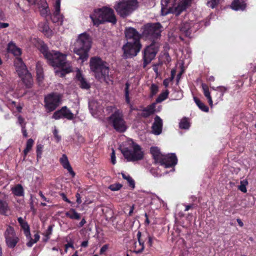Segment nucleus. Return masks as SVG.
Here are the masks:
<instances>
[{"instance_id":"4c0bfd02","label":"nucleus","mask_w":256,"mask_h":256,"mask_svg":"<svg viewBox=\"0 0 256 256\" xmlns=\"http://www.w3.org/2000/svg\"><path fill=\"white\" fill-rule=\"evenodd\" d=\"M34 144V140L32 138H30L28 140L26 144V148L24 150V158L26 156L30 150L32 149V146Z\"/></svg>"},{"instance_id":"f03ea898","label":"nucleus","mask_w":256,"mask_h":256,"mask_svg":"<svg viewBox=\"0 0 256 256\" xmlns=\"http://www.w3.org/2000/svg\"><path fill=\"white\" fill-rule=\"evenodd\" d=\"M120 150L128 162L140 160L144 156V152L142 148L132 139H128L125 142Z\"/></svg>"},{"instance_id":"f704fd0d","label":"nucleus","mask_w":256,"mask_h":256,"mask_svg":"<svg viewBox=\"0 0 256 256\" xmlns=\"http://www.w3.org/2000/svg\"><path fill=\"white\" fill-rule=\"evenodd\" d=\"M63 118H65L68 120H72L74 118V114L66 108V106H64L62 108Z\"/></svg>"},{"instance_id":"58836bf2","label":"nucleus","mask_w":256,"mask_h":256,"mask_svg":"<svg viewBox=\"0 0 256 256\" xmlns=\"http://www.w3.org/2000/svg\"><path fill=\"white\" fill-rule=\"evenodd\" d=\"M180 128L182 129L188 130L190 126V124L188 121V120L186 118H182L180 124H179Z\"/></svg>"},{"instance_id":"6e6552de","label":"nucleus","mask_w":256,"mask_h":256,"mask_svg":"<svg viewBox=\"0 0 256 256\" xmlns=\"http://www.w3.org/2000/svg\"><path fill=\"white\" fill-rule=\"evenodd\" d=\"M137 2L136 0H122L114 6L118 14L122 17H126L136 8Z\"/></svg>"},{"instance_id":"a18cd8bd","label":"nucleus","mask_w":256,"mask_h":256,"mask_svg":"<svg viewBox=\"0 0 256 256\" xmlns=\"http://www.w3.org/2000/svg\"><path fill=\"white\" fill-rule=\"evenodd\" d=\"M130 84L128 82H126V88L124 90L125 92V98H126V100L127 104H130V98H129V88Z\"/></svg>"},{"instance_id":"dca6fc26","label":"nucleus","mask_w":256,"mask_h":256,"mask_svg":"<svg viewBox=\"0 0 256 256\" xmlns=\"http://www.w3.org/2000/svg\"><path fill=\"white\" fill-rule=\"evenodd\" d=\"M54 11L52 16V20L54 22H58L62 24L64 16L60 14V0H56L54 4Z\"/></svg>"},{"instance_id":"4be33fe9","label":"nucleus","mask_w":256,"mask_h":256,"mask_svg":"<svg viewBox=\"0 0 256 256\" xmlns=\"http://www.w3.org/2000/svg\"><path fill=\"white\" fill-rule=\"evenodd\" d=\"M147 200L150 199V204L153 206L154 208L157 209L160 206L163 201L154 194H150Z\"/></svg>"},{"instance_id":"f257e3e1","label":"nucleus","mask_w":256,"mask_h":256,"mask_svg":"<svg viewBox=\"0 0 256 256\" xmlns=\"http://www.w3.org/2000/svg\"><path fill=\"white\" fill-rule=\"evenodd\" d=\"M40 50L47 60L48 62L53 67L58 68L60 70H56V74L63 77L66 74L72 72V66L69 62H66V55L58 51H48L47 46L42 44Z\"/></svg>"},{"instance_id":"4d7b16f0","label":"nucleus","mask_w":256,"mask_h":256,"mask_svg":"<svg viewBox=\"0 0 256 256\" xmlns=\"http://www.w3.org/2000/svg\"><path fill=\"white\" fill-rule=\"evenodd\" d=\"M53 134H54V138H56V140L58 142H60L61 140V137L60 136H59L58 134V130L56 128H54V129L53 131Z\"/></svg>"},{"instance_id":"cd10ccee","label":"nucleus","mask_w":256,"mask_h":256,"mask_svg":"<svg viewBox=\"0 0 256 256\" xmlns=\"http://www.w3.org/2000/svg\"><path fill=\"white\" fill-rule=\"evenodd\" d=\"M8 51L16 56H20L22 54L20 48L17 47L12 42H10L8 44Z\"/></svg>"},{"instance_id":"864d4df0","label":"nucleus","mask_w":256,"mask_h":256,"mask_svg":"<svg viewBox=\"0 0 256 256\" xmlns=\"http://www.w3.org/2000/svg\"><path fill=\"white\" fill-rule=\"evenodd\" d=\"M218 90L217 91H218L220 92V97L222 98L223 96L224 95V94L228 90V88H227L224 86H218Z\"/></svg>"},{"instance_id":"bb28decb","label":"nucleus","mask_w":256,"mask_h":256,"mask_svg":"<svg viewBox=\"0 0 256 256\" xmlns=\"http://www.w3.org/2000/svg\"><path fill=\"white\" fill-rule=\"evenodd\" d=\"M246 0H235L232 4L231 8L232 10H243L246 7Z\"/></svg>"},{"instance_id":"bf43d9fd","label":"nucleus","mask_w":256,"mask_h":256,"mask_svg":"<svg viewBox=\"0 0 256 256\" xmlns=\"http://www.w3.org/2000/svg\"><path fill=\"white\" fill-rule=\"evenodd\" d=\"M108 248V244L104 245L100 248V254H103Z\"/></svg>"},{"instance_id":"79ce46f5","label":"nucleus","mask_w":256,"mask_h":256,"mask_svg":"<svg viewBox=\"0 0 256 256\" xmlns=\"http://www.w3.org/2000/svg\"><path fill=\"white\" fill-rule=\"evenodd\" d=\"M180 30L184 32L186 36H189L190 34V28L188 24H184L180 28Z\"/></svg>"},{"instance_id":"e2e57ef3","label":"nucleus","mask_w":256,"mask_h":256,"mask_svg":"<svg viewBox=\"0 0 256 256\" xmlns=\"http://www.w3.org/2000/svg\"><path fill=\"white\" fill-rule=\"evenodd\" d=\"M22 133L24 136L25 138H26L28 136V133L26 132V129L24 126H22Z\"/></svg>"},{"instance_id":"a878e982","label":"nucleus","mask_w":256,"mask_h":256,"mask_svg":"<svg viewBox=\"0 0 256 256\" xmlns=\"http://www.w3.org/2000/svg\"><path fill=\"white\" fill-rule=\"evenodd\" d=\"M76 78L79 82V85L81 88L84 89H88L90 88V85L89 83L87 82L80 71L77 72Z\"/></svg>"},{"instance_id":"20e7f679","label":"nucleus","mask_w":256,"mask_h":256,"mask_svg":"<svg viewBox=\"0 0 256 256\" xmlns=\"http://www.w3.org/2000/svg\"><path fill=\"white\" fill-rule=\"evenodd\" d=\"M192 0H161V14L166 16L170 13L178 15L190 6Z\"/></svg>"},{"instance_id":"6e6d98bb","label":"nucleus","mask_w":256,"mask_h":256,"mask_svg":"<svg viewBox=\"0 0 256 256\" xmlns=\"http://www.w3.org/2000/svg\"><path fill=\"white\" fill-rule=\"evenodd\" d=\"M110 160L112 164H116V156L114 150L113 148L112 149V152L110 156Z\"/></svg>"},{"instance_id":"72a5a7b5","label":"nucleus","mask_w":256,"mask_h":256,"mask_svg":"<svg viewBox=\"0 0 256 256\" xmlns=\"http://www.w3.org/2000/svg\"><path fill=\"white\" fill-rule=\"evenodd\" d=\"M12 193L16 196H22L24 194V189L22 185L17 184L12 188Z\"/></svg>"},{"instance_id":"c03bdc74","label":"nucleus","mask_w":256,"mask_h":256,"mask_svg":"<svg viewBox=\"0 0 256 256\" xmlns=\"http://www.w3.org/2000/svg\"><path fill=\"white\" fill-rule=\"evenodd\" d=\"M158 86L154 84H152L150 87V96L152 97L154 96L158 93Z\"/></svg>"},{"instance_id":"b1692460","label":"nucleus","mask_w":256,"mask_h":256,"mask_svg":"<svg viewBox=\"0 0 256 256\" xmlns=\"http://www.w3.org/2000/svg\"><path fill=\"white\" fill-rule=\"evenodd\" d=\"M60 162L63 168L66 169L68 171L74 176L75 174L72 168L68 162V158L66 154H63L60 160Z\"/></svg>"},{"instance_id":"c9c22d12","label":"nucleus","mask_w":256,"mask_h":256,"mask_svg":"<svg viewBox=\"0 0 256 256\" xmlns=\"http://www.w3.org/2000/svg\"><path fill=\"white\" fill-rule=\"evenodd\" d=\"M194 100L197 106L202 111L204 112H208L209 108H208L205 105L203 102H202L200 100H198L196 97H194Z\"/></svg>"},{"instance_id":"a19ab883","label":"nucleus","mask_w":256,"mask_h":256,"mask_svg":"<svg viewBox=\"0 0 256 256\" xmlns=\"http://www.w3.org/2000/svg\"><path fill=\"white\" fill-rule=\"evenodd\" d=\"M52 229L53 226H49L48 229L46 230L44 232L43 235L44 236V241L46 242L50 239V236L52 234Z\"/></svg>"},{"instance_id":"0eeeda50","label":"nucleus","mask_w":256,"mask_h":256,"mask_svg":"<svg viewBox=\"0 0 256 256\" xmlns=\"http://www.w3.org/2000/svg\"><path fill=\"white\" fill-rule=\"evenodd\" d=\"M14 66L19 76L22 78L26 88H30L33 84V80L31 74L28 72L26 65L21 58H16Z\"/></svg>"},{"instance_id":"37998d69","label":"nucleus","mask_w":256,"mask_h":256,"mask_svg":"<svg viewBox=\"0 0 256 256\" xmlns=\"http://www.w3.org/2000/svg\"><path fill=\"white\" fill-rule=\"evenodd\" d=\"M248 184V182L246 180L240 181V185L238 186V189L242 192L246 193L247 192L246 186Z\"/></svg>"},{"instance_id":"49530a36","label":"nucleus","mask_w":256,"mask_h":256,"mask_svg":"<svg viewBox=\"0 0 256 256\" xmlns=\"http://www.w3.org/2000/svg\"><path fill=\"white\" fill-rule=\"evenodd\" d=\"M220 0H210L208 1L206 4L208 6L212 8H214L218 5Z\"/></svg>"},{"instance_id":"9b49d317","label":"nucleus","mask_w":256,"mask_h":256,"mask_svg":"<svg viewBox=\"0 0 256 256\" xmlns=\"http://www.w3.org/2000/svg\"><path fill=\"white\" fill-rule=\"evenodd\" d=\"M161 28L159 23L148 24L144 26L143 34L150 38H156L160 34Z\"/></svg>"},{"instance_id":"ea45409f","label":"nucleus","mask_w":256,"mask_h":256,"mask_svg":"<svg viewBox=\"0 0 256 256\" xmlns=\"http://www.w3.org/2000/svg\"><path fill=\"white\" fill-rule=\"evenodd\" d=\"M169 92L168 90L162 92L156 99V102L160 103L165 100L168 96Z\"/></svg>"},{"instance_id":"052dcab7","label":"nucleus","mask_w":256,"mask_h":256,"mask_svg":"<svg viewBox=\"0 0 256 256\" xmlns=\"http://www.w3.org/2000/svg\"><path fill=\"white\" fill-rule=\"evenodd\" d=\"M28 240V242L26 243V246L28 247H32L34 244L36 242H34V240L31 238V234L30 235V238H26Z\"/></svg>"},{"instance_id":"2f4dec72","label":"nucleus","mask_w":256,"mask_h":256,"mask_svg":"<svg viewBox=\"0 0 256 256\" xmlns=\"http://www.w3.org/2000/svg\"><path fill=\"white\" fill-rule=\"evenodd\" d=\"M202 88L204 96L207 98L208 102L211 108L213 106V102L208 86L205 84H202Z\"/></svg>"},{"instance_id":"5fc2aeb1","label":"nucleus","mask_w":256,"mask_h":256,"mask_svg":"<svg viewBox=\"0 0 256 256\" xmlns=\"http://www.w3.org/2000/svg\"><path fill=\"white\" fill-rule=\"evenodd\" d=\"M40 14L43 16H46L50 13V9L49 8H42L40 9Z\"/></svg>"},{"instance_id":"6ab92c4d","label":"nucleus","mask_w":256,"mask_h":256,"mask_svg":"<svg viewBox=\"0 0 256 256\" xmlns=\"http://www.w3.org/2000/svg\"><path fill=\"white\" fill-rule=\"evenodd\" d=\"M104 23L106 22H111L114 24L116 22V19L114 14V10L109 8L104 7Z\"/></svg>"},{"instance_id":"338daca9","label":"nucleus","mask_w":256,"mask_h":256,"mask_svg":"<svg viewBox=\"0 0 256 256\" xmlns=\"http://www.w3.org/2000/svg\"><path fill=\"white\" fill-rule=\"evenodd\" d=\"M9 26L8 24L5 22H0V28H6Z\"/></svg>"},{"instance_id":"774afa93","label":"nucleus","mask_w":256,"mask_h":256,"mask_svg":"<svg viewBox=\"0 0 256 256\" xmlns=\"http://www.w3.org/2000/svg\"><path fill=\"white\" fill-rule=\"evenodd\" d=\"M40 236L38 234L36 233L34 235V242H36L40 240Z\"/></svg>"},{"instance_id":"3c124183","label":"nucleus","mask_w":256,"mask_h":256,"mask_svg":"<svg viewBox=\"0 0 256 256\" xmlns=\"http://www.w3.org/2000/svg\"><path fill=\"white\" fill-rule=\"evenodd\" d=\"M62 118L63 116L62 108L60 110L54 112L52 116V118L55 120H58Z\"/></svg>"},{"instance_id":"de8ad7c7","label":"nucleus","mask_w":256,"mask_h":256,"mask_svg":"<svg viewBox=\"0 0 256 256\" xmlns=\"http://www.w3.org/2000/svg\"><path fill=\"white\" fill-rule=\"evenodd\" d=\"M137 236L138 238V242L140 246H141L142 248L140 250H138V252H140L144 249V240H143L141 238V232H138L137 234Z\"/></svg>"},{"instance_id":"aec40b11","label":"nucleus","mask_w":256,"mask_h":256,"mask_svg":"<svg viewBox=\"0 0 256 256\" xmlns=\"http://www.w3.org/2000/svg\"><path fill=\"white\" fill-rule=\"evenodd\" d=\"M162 127V120L158 116L154 118V122L152 126V132L156 135L161 134Z\"/></svg>"},{"instance_id":"2eb2a0df","label":"nucleus","mask_w":256,"mask_h":256,"mask_svg":"<svg viewBox=\"0 0 256 256\" xmlns=\"http://www.w3.org/2000/svg\"><path fill=\"white\" fill-rule=\"evenodd\" d=\"M104 7L94 10L93 13L90 15L94 25L98 26L100 24L104 23Z\"/></svg>"},{"instance_id":"7c9ffc66","label":"nucleus","mask_w":256,"mask_h":256,"mask_svg":"<svg viewBox=\"0 0 256 256\" xmlns=\"http://www.w3.org/2000/svg\"><path fill=\"white\" fill-rule=\"evenodd\" d=\"M156 103H152L142 111L141 115L145 118L148 117L155 112Z\"/></svg>"},{"instance_id":"8fccbe9b","label":"nucleus","mask_w":256,"mask_h":256,"mask_svg":"<svg viewBox=\"0 0 256 256\" xmlns=\"http://www.w3.org/2000/svg\"><path fill=\"white\" fill-rule=\"evenodd\" d=\"M43 146L41 144L36 146V154L38 159L40 158L42 156Z\"/></svg>"},{"instance_id":"f3484780","label":"nucleus","mask_w":256,"mask_h":256,"mask_svg":"<svg viewBox=\"0 0 256 256\" xmlns=\"http://www.w3.org/2000/svg\"><path fill=\"white\" fill-rule=\"evenodd\" d=\"M89 108L92 114L96 118L100 116L102 114L103 108L97 102L92 100L89 102Z\"/></svg>"},{"instance_id":"1a4fd4ad","label":"nucleus","mask_w":256,"mask_h":256,"mask_svg":"<svg viewBox=\"0 0 256 256\" xmlns=\"http://www.w3.org/2000/svg\"><path fill=\"white\" fill-rule=\"evenodd\" d=\"M4 236L6 245L9 248H14L20 241L14 228L10 225L6 226Z\"/></svg>"},{"instance_id":"c756f323","label":"nucleus","mask_w":256,"mask_h":256,"mask_svg":"<svg viewBox=\"0 0 256 256\" xmlns=\"http://www.w3.org/2000/svg\"><path fill=\"white\" fill-rule=\"evenodd\" d=\"M40 30L42 31L47 37H50L52 35V30L49 28L46 22H41L38 24Z\"/></svg>"},{"instance_id":"13d9d810","label":"nucleus","mask_w":256,"mask_h":256,"mask_svg":"<svg viewBox=\"0 0 256 256\" xmlns=\"http://www.w3.org/2000/svg\"><path fill=\"white\" fill-rule=\"evenodd\" d=\"M173 78H169L165 79L163 82V84L166 87H168L172 81Z\"/></svg>"},{"instance_id":"603ef678","label":"nucleus","mask_w":256,"mask_h":256,"mask_svg":"<svg viewBox=\"0 0 256 256\" xmlns=\"http://www.w3.org/2000/svg\"><path fill=\"white\" fill-rule=\"evenodd\" d=\"M48 8V6L46 2V0H40L39 4V8L40 9H42L47 8Z\"/></svg>"},{"instance_id":"9d476101","label":"nucleus","mask_w":256,"mask_h":256,"mask_svg":"<svg viewBox=\"0 0 256 256\" xmlns=\"http://www.w3.org/2000/svg\"><path fill=\"white\" fill-rule=\"evenodd\" d=\"M141 44L138 42H132L128 41L122 47L124 56L128 58L137 55L141 48Z\"/></svg>"},{"instance_id":"412c9836","label":"nucleus","mask_w":256,"mask_h":256,"mask_svg":"<svg viewBox=\"0 0 256 256\" xmlns=\"http://www.w3.org/2000/svg\"><path fill=\"white\" fill-rule=\"evenodd\" d=\"M6 199V196L4 194L0 193V214H5L9 210Z\"/></svg>"},{"instance_id":"4468645a","label":"nucleus","mask_w":256,"mask_h":256,"mask_svg":"<svg viewBox=\"0 0 256 256\" xmlns=\"http://www.w3.org/2000/svg\"><path fill=\"white\" fill-rule=\"evenodd\" d=\"M178 162L177 158L174 154H170L166 155L164 154L162 161L160 163L165 168H170L174 166Z\"/></svg>"},{"instance_id":"7ed1b4c3","label":"nucleus","mask_w":256,"mask_h":256,"mask_svg":"<svg viewBox=\"0 0 256 256\" xmlns=\"http://www.w3.org/2000/svg\"><path fill=\"white\" fill-rule=\"evenodd\" d=\"M92 46V39L86 32L78 35L74 44V52L79 56L82 62L86 61L88 57V52Z\"/></svg>"},{"instance_id":"f8f14e48","label":"nucleus","mask_w":256,"mask_h":256,"mask_svg":"<svg viewBox=\"0 0 256 256\" xmlns=\"http://www.w3.org/2000/svg\"><path fill=\"white\" fill-rule=\"evenodd\" d=\"M61 96L60 94H52L45 97V106L49 112L54 110L60 104Z\"/></svg>"},{"instance_id":"e433bc0d","label":"nucleus","mask_w":256,"mask_h":256,"mask_svg":"<svg viewBox=\"0 0 256 256\" xmlns=\"http://www.w3.org/2000/svg\"><path fill=\"white\" fill-rule=\"evenodd\" d=\"M122 174L123 178L127 180L129 186L132 188H134L135 187V182L132 177H130L128 174H126L124 173H122Z\"/></svg>"},{"instance_id":"423d86ee","label":"nucleus","mask_w":256,"mask_h":256,"mask_svg":"<svg viewBox=\"0 0 256 256\" xmlns=\"http://www.w3.org/2000/svg\"><path fill=\"white\" fill-rule=\"evenodd\" d=\"M90 66L96 78L106 80L108 76L109 68L106 62L98 57H93L90 58Z\"/></svg>"},{"instance_id":"39448f33","label":"nucleus","mask_w":256,"mask_h":256,"mask_svg":"<svg viewBox=\"0 0 256 256\" xmlns=\"http://www.w3.org/2000/svg\"><path fill=\"white\" fill-rule=\"evenodd\" d=\"M106 110L108 112H113L108 118V122L116 131L120 132H125L128 128V126L126 122L124 120L122 111L118 109L114 106H107Z\"/></svg>"},{"instance_id":"393cba45","label":"nucleus","mask_w":256,"mask_h":256,"mask_svg":"<svg viewBox=\"0 0 256 256\" xmlns=\"http://www.w3.org/2000/svg\"><path fill=\"white\" fill-rule=\"evenodd\" d=\"M36 79L40 84L43 82L44 76L42 64L40 62H38L36 65Z\"/></svg>"},{"instance_id":"09e8293b","label":"nucleus","mask_w":256,"mask_h":256,"mask_svg":"<svg viewBox=\"0 0 256 256\" xmlns=\"http://www.w3.org/2000/svg\"><path fill=\"white\" fill-rule=\"evenodd\" d=\"M122 185L120 184H114L109 186V188L112 191H116L120 189Z\"/></svg>"},{"instance_id":"0e129e2a","label":"nucleus","mask_w":256,"mask_h":256,"mask_svg":"<svg viewBox=\"0 0 256 256\" xmlns=\"http://www.w3.org/2000/svg\"><path fill=\"white\" fill-rule=\"evenodd\" d=\"M76 202L78 204H80L82 203L81 197L80 194L78 193H77L76 195Z\"/></svg>"},{"instance_id":"473e14b6","label":"nucleus","mask_w":256,"mask_h":256,"mask_svg":"<svg viewBox=\"0 0 256 256\" xmlns=\"http://www.w3.org/2000/svg\"><path fill=\"white\" fill-rule=\"evenodd\" d=\"M66 216L72 220H78L80 218V214L74 208H71L69 211L66 212Z\"/></svg>"},{"instance_id":"680f3d73","label":"nucleus","mask_w":256,"mask_h":256,"mask_svg":"<svg viewBox=\"0 0 256 256\" xmlns=\"http://www.w3.org/2000/svg\"><path fill=\"white\" fill-rule=\"evenodd\" d=\"M69 248H74L73 244L72 242L68 243V244L65 245V250L64 252L66 253L68 252V249Z\"/></svg>"},{"instance_id":"5701e85b","label":"nucleus","mask_w":256,"mask_h":256,"mask_svg":"<svg viewBox=\"0 0 256 256\" xmlns=\"http://www.w3.org/2000/svg\"><path fill=\"white\" fill-rule=\"evenodd\" d=\"M18 220L22 229L24 230V234L26 238H30V228L28 222L22 217H19L18 218Z\"/></svg>"},{"instance_id":"69168bd1","label":"nucleus","mask_w":256,"mask_h":256,"mask_svg":"<svg viewBox=\"0 0 256 256\" xmlns=\"http://www.w3.org/2000/svg\"><path fill=\"white\" fill-rule=\"evenodd\" d=\"M24 121V120L21 116H18V122L22 126H24L23 124Z\"/></svg>"},{"instance_id":"ddd939ff","label":"nucleus","mask_w":256,"mask_h":256,"mask_svg":"<svg viewBox=\"0 0 256 256\" xmlns=\"http://www.w3.org/2000/svg\"><path fill=\"white\" fill-rule=\"evenodd\" d=\"M158 44L152 43L146 48L144 54V66H146L154 58L158 52Z\"/></svg>"},{"instance_id":"a211bd4d","label":"nucleus","mask_w":256,"mask_h":256,"mask_svg":"<svg viewBox=\"0 0 256 256\" xmlns=\"http://www.w3.org/2000/svg\"><path fill=\"white\" fill-rule=\"evenodd\" d=\"M125 35L127 40L132 42H140V34L132 28H128L125 30Z\"/></svg>"},{"instance_id":"c85d7f7f","label":"nucleus","mask_w":256,"mask_h":256,"mask_svg":"<svg viewBox=\"0 0 256 256\" xmlns=\"http://www.w3.org/2000/svg\"><path fill=\"white\" fill-rule=\"evenodd\" d=\"M150 152L156 162L158 163L160 161H162L164 154L160 152V149L158 147H152L150 148Z\"/></svg>"}]
</instances>
